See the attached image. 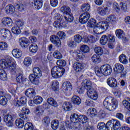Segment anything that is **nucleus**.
Segmentation results:
<instances>
[{"instance_id":"obj_28","label":"nucleus","mask_w":130,"mask_h":130,"mask_svg":"<svg viewBox=\"0 0 130 130\" xmlns=\"http://www.w3.org/2000/svg\"><path fill=\"white\" fill-rule=\"evenodd\" d=\"M16 80L17 83H22L25 84V82H28V79L26 78L24 79L23 77V75L21 74H17Z\"/></svg>"},{"instance_id":"obj_20","label":"nucleus","mask_w":130,"mask_h":130,"mask_svg":"<svg viewBox=\"0 0 130 130\" xmlns=\"http://www.w3.org/2000/svg\"><path fill=\"white\" fill-rule=\"evenodd\" d=\"M107 82L108 85L111 88H116V87H117V82L116 81V79L114 78H109L107 80Z\"/></svg>"},{"instance_id":"obj_12","label":"nucleus","mask_w":130,"mask_h":130,"mask_svg":"<svg viewBox=\"0 0 130 130\" xmlns=\"http://www.w3.org/2000/svg\"><path fill=\"white\" fill-rule=\"evenodd\" d=\"M4 120L6 122L7 126L10 127L13 126L14 124L13 122H14V117L11 114H7L4 116Z\"/></svg>"},{"instance_id":"obj_21","label":"nucleus","mask_w":130,"mask_h":130,"mask_svg":"<svg viewBox=\"0 0 130 130\" xmlns=\"http://www.w3.org/2000/svg\"><path fill=\"white\" fill-rule=\"evenodd\" d=\"M2 24L3 26L10 27L13 24V20L10 17H4L2 19Z\"/></svg>"},{"instance_id":"obj_9","label":"nucleus","mask_w":130,"mask_h":130,"mask_svg":"<svg viewBox=\"0 0 130 130\" xmlns=\"http://www.w3.org/2000/svg\"><path fill=\"white\" fill-rule=\"evenodd\" d=\"M124 67L123 65L120 63H116L114 66V72L115 74H121L122 76H125L126 75V71H124Z\"/></svg>"},{"instance_id":"obj_36","label":"nucleus","mask_w":130,"mask_h":130,"mask_svg":"<svg viewBox=\"0 0 130 130\" xmlns=\"http://www.w3.org/2000/svg\"><path fill=\"white\" fill-rule=\"evenodd\" d=\"M59 122L58 120H53L51 122V127L53 129L56 130L58 128Z\"/></svg>"},{"instance_id":"obj_15","label":"nucleus","mask_w":130,"mask_h":130,"mask_svg":"<svg viewBox=\"0 0 130 130\" xmlns=\"http://www.w3.org/2000/svg\"><path fill=\"white\" fill-rule=\"evenodd\" d=\"M117 108H118V101L115 98H113L112 99V102L111 103V105L109 108V111H114Z\"/></svg>"},{"instance_id":"obj_13","label":"nucleus","mask_w":130,"mask_h":130,"mask_svg":"<svg viewBox=\"0 0 130 130\" xmlns=\"http://www.w3.org/2000/svg\"><path fill=\"white\" fill-rule=\"evenodd\" d=\"M90 19V13L89 12H84L82 13L79 17V22L82 24H86Z\"/></svg>"},{"instance_id":"obj_25","label":"nucleus","mask_w":130,"mask_h":130,"mask_svg":"<svg viewBox=\"0 0 130 130\" xmlns=\"http://www.w3.org/2000/svg\"><path fill=\"white\" fill-rule=\"evenodd\" d=\"M25 95L28 98H33L36 95L35 89L33 88H28L25 91Z\"/></svg>"},{"instance_id":"obj_26","label":"nucleus","mask_w":130,"mask_h":130,"mask_svg":"<svg viewBox=\"0 0 130 130\" xmlns=\"http://www.w3.org/2000/svg\"><path fill=\"white\" fill-rule=\"evenodd\" d=\"M12 54L16 58H20V57H22V55H23V53L21 50L14 49L12 51Z\"/></svg>"},{"instance_id":"obj_47","label":"nucleus","mask_w":130,"mask_h":130,"mask_svg":"<svg viewBox=\"0 0 130 130\" xmlns=\"http://www.w3.org/2000/svg\"><path fill=\"white\" fill-rule=\"evenodd\" d=\"M107 123L106 124H105L103 122H101L98 123L97 127L98 129L100 130H105L107 129Z\"/></svg>"},{"instance_id":"obj_55","label":"nucleus","mask_w":130,"mask_h":130,"mask_svg":"<svg viewBox=\"0 0 130 130\" xmlns=\"http://www.w3.org/2000/svg\"><path fill=\"white\" fill-rule=\"evenodd\" d=\"M7 103H8V100H7V98H5L4 95H1L0 96V104L1 105H6Z\"/></svg>"},{"instance_id":"obj_23","label":"nucleus","mask_w":130,"mask_h":130,"mask_svg":"<svg viewBox=\"0 0 130 130\" xmlns=\"http://www.w3.org/2000/svg\"><path fill=\"white\" fill-rule=\"evenodd\" d=\"M0 35L4 37V38H8L11 36L12 34L9 29L6 28H2L0 30Z\"/></svg>"},{"instance_id":"obj_5","label":"nucleus","mask_w":130,"mask_h":130,"mask_svg":"<svg viewBox=\"0 0 130 130\" xmlns=\"http://www.w3.org/2000/svg\"><path fill=\"white\" fill-rule=\"evenodd\" d=\"M33 72L34 74H30L29 76V80L34 85H38L39 84V79L42 76V72L39 68L35 67L33 69Z\"/></svg>"},{"instance_id":"obj_7","label":"nucleus","mask_w":130,"mask_h":130,"mask_svg":"<svg viewBox=\"0 0 130 130\" xmlns=\"http://www.w3.org/2000/svg\"><path fill=\"white\" fill-rule=\"evenodd\" d=\"M120 122L118 120L112 119L107 122V130H118L121 126Z\"/></svg>"},{"instance_id":"obj_46","label":"nucleus","mask_w":130,"mask_h":130,"mask_svg":"<svg viewBox=\"0 0 130 130\" xmlns=\"http://www.w3.org/2000/svg\"><path fill=\"white\" fill-rule=\"evenodd\" d=\"M59 88V83L57 81H54L52 84V89L53 91H57Z\"/></svg>"},{"instance_id":"obj_18","label":"nucleus","mask_w":130,"mask_h":130,"mask_svg":"<svg viewBox=\"0 0 130 130\" xmlns=\"http://www.w3.org/2000/svg\"><path fill=\"white\" fill-rule=\"evenodd\" d=\"M62 88L65 89L66 93L67 95L71 94V91L73 87H72V84L68 81L65 82L62 84Z\"/></svg>"},{"instance_id":"obj_34","label":"nucleus","mask_w":130,"mask_h":130,"mask_svg":"<svg viewBox=\"0 0 130 130\" xmlns=\"http://www.w3.org/2000/svg\"><path fill=\"white\" fill-rule=\"evenodd\" d=\"M106 20L108 21L109 23L113 25L116 23V17H115V15H111L107 18Z\"/></svg>"},{"instance_id":"obj_24","label":"nucleus","mask_w":130,"mask_h":130,"mask_svg":"<svg viewBox=\"0 0 130 130\" xmlns=\"http://www.w3.org/2000/svg\"><path fill=\"white\" fill-rule=\"evenodd\" d=\"M113 98L111 96H108L107 98H106V99L104 101V102H103L104 106L105 108L107 109V110L109 109V107L111 105V102L112 101Z\"/></svg>"},{"instance_id":"obj_50","label":"nucleus","mask_w":130,"mask_h":130,"mask_svg":"<svg viewBox=\"0 0 130 130\" xmlns=\"http://www.w3.org/2000/svg\"><path fill=\"white\" fill-rule=\"evenodd\" d=\"M47 102L48 104H50V105H51L52 106H54L55 107L57 106V103H56V101H55L52 98H48L47 99Z\"/></svg>"},{"instance_id":"obj_49","label":"nucleus","mask_w":130,"mask_h":130,"mask_svg":"<svg viewBox=\"0 0 130 130\" xmlns=\"http://www.w3.org/2000/svg\"><path fill=\"white\" fill-rule=\"evenodd\" d=\"M91 60L93 63H99L100 62V57L99 55L94 54L91 57Z\"/></svg>"},{"instance_id":"obj_11","label":"nucleus","mask_w":130,"mask_h":130,"mask_svg":"<svg viewBox=\"0 0 130 130\" xmlns=\"http://www.w3.org/2000/svg\"><path fill=\"white\" fill-rule=\"evenodd\" d=\"M87 95L89 98L92 100H97L98 99V93L94 88L88 89L87 91Z\"/></svg>"},{"instance_id":"obj_31","label":"nucleus","mask_w":130,"mask_h":130,"mask_svg":"<svg viewBox=\"0 0 130 130\" xmlns=\"http://www.w3.org/2000/svg\"><path fill=\"white\" fill-rule=\"evenodd\" d=\"M60 11L62 13H63V15H69V14H71V9L69 6H63L60 8Z\"/></svg>"},{"instance_id":"obj_8","label":"nucleus","mask_w":130,"mask_h":130,"mask_svg":"<svg viewBox=\"0 0 130 130\" xmlns=\"http://www.w3.org/2000/svg\"><path fill=\"white\" fill-rule=\"evenodd\" d=\"M86 64L85 63H81L76 62L73 64V68L74 71L76 73H82L86 69Z\"/></svg>"},{"instance_id":"obj_35","label":"nucleus","mask_w":130,"mask_h":130,"mask_svg":"<svg viewBox=\"0 0 130 130\" xmlns=\"http://www.w3.org/2000/svg\"><path fill=\"white\" fill-rule=\"evenodd\" d=\"M5 10L7 14H13V13L15 12V7L12 5H10L6 6Z\"/></svg>"},{"instance_id":"obj_17","label":"nucleus","mask_w":130,"mask_h":130,"mask_svg":"<svg viewBox=\"0 0 130 130\" xmlns=\"http://www.w3.org/2000/svg\"><path fill=\"white\" fill-rule=\"evenodd\" d=\"M109 8L108 7H100L97 9V13L99 14V15H100V16H105V15L108 14L109 13Z\"/></svg>"},{"instance_id":"obj_40","label":"nucleus","mask_w":130,"mask_h":130,"mask_svg":"<svg viewBox=\"0 0 130 130\" xmlns=\"http://www.w3.org/2000/svg\"><path fill=\"white\" fill-rule=\"evenodd\" d=\"M34 6L37 10H40L42 8V0H34Z\"/></svg>"},{"instance_id":"obj_60","label":"nucleus","mask_w":130,"mask_h":130,"mask_svg":"<svg viewBox=\"0 0 130 130\" xmlns=\"http://www.w3.org/2000/svg\"><path fill=\"white\" fill-rule=\"evenodd\" d=\"M74 40L75 43H80L81 41H82V36L80 35H76L74 36Z\"/></svg>"},{"instance_id":"obj_44","label":"nucleus","mask_w":130,"mask_h":130,"mask_svg":"<svg viewBox=\"0 0 130 130\" xmlns=\"http://www.w3.org/2000/svg\"><path fill=\"white\" fill-rule=\"evenodd\" d=\"M63 18L66 21L69 22V23H72L74 21V16L71 13L64 16Z\"/></svg>"},{"instance_id":"obj_2","label":"nucleus","mask_w":130,"mask_h":130,"mask_svg":"<svg viewBox=\"0 0 130 130\" xmlns=\"http://www.w3.org/2000/svg\"><path fill=\"white\" fill-rule=\"evenodd\" d=\"M79 115L74 113L70 116L71 122L67 121L66 126L68 130H79L82 129V125L79 122Z\"/></svg>"},{"instance_id":"obj_27","label":"nucleus","mask_w":130,"mask_h":130,"mask_svg":"<svg viewBox=\"0 0 130 130\" xmlns=\"http://www.w3.org/2000/svg\"><path fill=\"white\" fill-rule=\"evenodd\" d=\"M115 34L116 36L119 39H124V38H125V34H124V31L122 29H116L115 31Z\"/></svg>"},{"instance_id":"obj_63","label":"nucleus","mask_w":130,"mask_h":130,"mask_svg":"<svg viewBox=\"0 0 130 130\" xmlns=\"http://www.w3.org/2000/svg\"><path fill=\"white\" fill-rule=\"evenodd\" d=\"M50 4L53 8H56L58 6V0H50Z\"/></svg>"},{"instance_id":"obj_64","label":"nucleus","mask_w":130,"mask_h":130,"mask_svg":"<svg viewBox=\"0 0 130 130\" xmlns=\"http://www.w3.org/2000/svg\"><path fill=\"white\" fill-rule=\"evenodd\" d=\"M57 65L59 66L60 67H65L66 63L64 60H58L56 62Z\"/></svg>"},{"instance_id":"obj_48","label":"nucleus","mask_w":130,"mask_h":130,"mask_svg":"<svg viewBox=\"0 0 130 130\" xmlns=\"http://www.w3.org/2000/svg\"><path fill=\"white\" fill-rule=\"evenodd\" d=\"M80 50L83 53H88L90 51V48L86 45H83L80 47Z\"/></svg>"},{"instance_id":"obj_22","label":"nucleus","mask_w":130,"mask_h":130,"mask_svg":"<svg viewBox=\"0 0 130 130\" xmlns=\"http://www.w3.org/2000/svg\"><path fill=\"white\" fill-rule=\"evenodd\" d=\"M89 120V119L86 116H85L84 115H80L78 117V121L79 122H82L83 124V126H85V125H88L89 124V122H88Z\"/></svg>"},{"instance_id":"obj_30","label":"nucleus","mask_w":130,"mask_h":130,"mask_svg":"<svg viewBox=\"0 0 130 130\" xmlns=\"http://www.w3.org/2000/svg\"><path fill=\"white\" fill-rule=\"evenodd\" d=\"M24 119H17L15 121L16 125L17 126L18 128H23L24 127Z\"/></svg>"},{"instance_id":"obj_54","label":"nucleus","mask_w":130,"mask_h":130,"mask_svg":"<svg viewBox=\"0 0 130 130\" xmlns=\"http://www.w3.org/2000/svg\"><path fill=\"white\" fill-rule=\"evenodd\" d=\"M94 52L99 55H102L104 53L103 49L101 47H95L94 48Z\"/></svg>"},{"instance_id":"obj_62","label":"nucleus","mask_w":130,"mask_h":130,"mask_svg":"<svg viewBox=\"0 0 130 130\" xmlns=\"http://www.w3.org/2000/svg\"><path fill=\"white\" fill-rule=\"evenodd\" d=\"M122 104L123 106L127 109V110L130 111V103L127 101V100L123 101Z\"/></svg>"},{"instance_id":"obj_6","label":"nucleus","mask_w":130,"mask_h":130,"mask_svg":"<svg viewBox=\"0 0 130 130\" xmlns=\"http://www.w3.org/2000/svg\"><path fill=\"white\" fill-rule=\"evenodd\" d=\"M66 72V70L62 67L55 66L51 70V75L53 78L57 79L62 77Z\"/></svg>"},{"instance_id":"obj_39","label":"nucleus","mask_w":130,"mask_h":130,"mask_svg":"<svg viewBox=\"0 0 130 130\" xmlns=\"http://www.w3.org/2000/svg\"><path fill=\"white\" fill-rule=\"evenodd\" d=\"M87 114L91 117H94V116L97 115V111L94 108H90L87 111Z\"/></svg>"},{"instance_id":"obj_38","label":"nucleus","mask_w":130,"mask_h":130,"mask_svg":"<svg viewBox=\"0 0 130 130\" xmlns=\"http://www.w3.org/2000/svg\"><path fill=\"white\" fill-rule=\"evenodd\" d=\"M32 63V58L30 57H26L23 60V64L25 67H30Z\"/></svg>"},{"instance_id":"obj_58","label":"nucleus","mask_w":130,"mask_h":130,"mask_svg":"<svg viewBox=\"0 0 130 130\" xmlns=\"http://www.w3.org/2000/svg\"><path fill=\"white\" fill-rule=\"evenodd\" d=\"M12 31L14 34L19 35L21 34V29L18 26L13 27L12 28Z\"/></svg>"},{"instance_id":"obj_29","label":"nucleus","mask_w":130,"mask_h":130,"mask_svg":"<svg viewBox=\"0 0 130 130\" xmlns=\"http://www.w3.org/2000/svg\"><path fill=\"white\" fill-rule=\"evenodd\" d=\"M62 109L66 111H71L73 109V105L70 102L64 103L62 105Z\"/></svg>"},{"instance_id":"obj_56","label":"nucleus","mask_w":130,"mask_h":130,"mask_svg":"<svg viewBox=\"0 0 130 130\" xmlns=\"http://www.w3.org/2000/svg\"><path fill=\"white\" fill-rule=\"evenodd\" d=\"M8 47V44L6 42H0V50H7Z\"/></svg>"},{"instance_id":"obj_61","label":"nucleus","mask_w":130,"mask_h":130,"mask_svg":"<svg viewBox=\"0 0 130 130\" xmlns=\"http://www.w3.org/2000/svg\"><path fill=\"white\" fill-rule=\"evenodd\" d=\"M108 41L110 43H113L115 41V37L112 35H108L107 36Z\"/></svg>"},{"instance_id":"obj_1","label":"nucleus","mask_w":130,"mask_h":130,"mask_svg":"<svg viewBox=\"0 0 130 130\" xmlns=\"http://www.w3.org/2000/svg\"><path fill=\"white\" fill-rule=\"evenodd\" d=\"M96 24V20L93 18H91L87 23L88 27L89 28H93V32L95 34H98L100 32L102 33L104 32V31H106L107 29H108V27L109 25L108 24V22L107 21H101Z\"/></svg>"},{"instance_id":"obj_10","label":"nucleus","mask_w":130,"mask_h":130,"mask_svg":"<svg viewBox=\"0 0 130 130\" xmlns=\"http://www.w3.org/2000/svg\"><path fill=\"white\" fill-rule=\"evenodd\" d=\"M20 111L22 112V113L19 114V115L20 118H22V119H23V120L25 122L29 121V118L26 115H28L29 113H30V110L28 108L26 107H23L21 108Z\"/></svg>"},{"instance_id":"obj_53","label":"nucleus","mask_w":130,"mask_h":130,"mask_svg":"<svg viewBox=\"0 0 130 130\" xmlns=\"http://www.w3.org/2000/svg\"><path fill=\"white\" fill-rule=\"evenodd\" d=\"M34 100H35V104H41V103H42V101H43V99L42 97L37 95L34 97Z\"/></svg>"},{"instance_id":"obj_37","label":"nucleus","mask_w":130,"mask_h":130,"mask_svg":"<svg viewBox=\"0 0 130 130\" xmlns=\"http://www.w3.org/2000/svg\"><path fill=\"white\" fill-rule=\"evenodd\" d=\"M90 9H91V6L88 3L84 4L81 6V10L84 13H88Z\"/></svg>"},{"instance_id":"obj_57","label":"nucleus","mask_w":130,"mask_h":130,"mask_svg":"<svg viewBox=\"0 0 130 130\" xmlns=\"http://www.w3.org/2000/svg\"><path fill=\"white\" fill-rule=\"evenodd\" d=\"M42 122L45 126H48L49 123H50V118H49V117H45L42 120Z\"/></svg>"},{"instance_id":"obj_4","label":"nucleus","mask_w":130,"mask_h":130,"mask_svg":"<svg viewBox=\"0 0 130 130\" xmlns=\"http://www.w3.org/2000/svg\"><path fill=\"white\" fill-rule=\"evenodd\" d=\"M14 59L10 56H7L6 59L0 61V66L2 69H7L11 72L16 70V64L13 62Z\"/></svg>"},{"instance_id":"obj_3","label":"nucleus","mask_w":130,"mask_h":130,"mask_svg":"<svg viewBox=\"0 0 130 130\" xmlns=\"http://www.w3.org/2000/svg\"><path fill=\"white\" fill-rule=\"evenodd\" d=\"M112 72V69L111 66L109 64H105L101 66L100 70H98L95 71V74L100 79L101 82H103L104 80V75L105 76H109L111 75Z\"/></svg>"},{"instance_id":"obj_41","label":"nucleus","mask_w":130,"mask_h":130,"mask_svg":"<svg viewBox=\"0 0 130 130\" xmlns=\"http://www.w3.org/2000/svg\"><path fill=\"white\" fill-rule=\"evenodd\" d=\"M38 50V46L36 44H32L29 46V51L32 53H35L37 52Z\"/></svg>"},{"instance_id":"obj_52","label":"nucleus","mask_w":130,"mask_h":130,"mask_svg":"<svg viewBox=\"0 0 130 130\" xmlns=\"http://www.w3.org/2000/svg\"><path fill=\"white\" fill-rule=\"evenodd\" d=\"M100 43L102 44V45H105L106 43H107V41H108V39H107V36L104 35L102 36L100 40Z\"/></svg>"},{"instance_id":"obj_59","label":"nucleus","mask_w":130,"mask_h":130,"mask_svg":"<svg viewBox=\"0 0 130 130\" xmlns=\"http://www.w3.org/2000/svg\"><path fill=\"white\" fill-rule=\"evenodd\" d=\"M54 19L56 20V21H58L59 22H60V23H62L64 20L63 17L60 16V15L58 13H56L55 14Z\"/></svg>"},{"instance_id":"obj_42","label":"nucleus","mask_w":130,"mask_h":130,"mask_svg":"<svg viewBox=\"0 0 130 130\" xmlns=\"http://www.w3.org/2000/svg\"><path fill=\"white\" fill-rule=\"evenodd\" d=\"M53 56L54 58H55L56 59H61V58H62V55L57 50H56L53 52Z\"/></svg>"},{"instance_id":"obj_16","label":"nucleus","mask_w":130,"mask_h":130,"mask_svg":"<svg viewBox=\"0 0 130 130\" xmlns=\"http://www.w3.org/2000/svg\"><path fill=\"white\" fill-rule=\"evenodd\" d=\"M27 103V98L22 96L20 98L19 100H15L14 101V105L16 107H20L22 105H25Z\"/></svg>"},{"instance_id":"obj_32","label":"nucleus","mask_w":130,"mask_h":130,"mask_svg":"<svg viewBox=\"0 0 130 130\" xmlns=\"http://www.w3.org/2000/svg\"><path fill=\"white\" fill-rule=\"evenodd\" d=\"M119 60L120 62L123 64H127V63L128 62L127 59H126V56L124 54H121L119 56Z\"/></svg>"},{"instance_id":"obj_43","label":"nucleus","mask_w":130,"mask_h":130,"mask_svg":"<svg viewBox=\"0 0 130 130\" xmlns=\"http://www.w3.org/2000/svg\"><path fill=\"white\" fill-rule=\"evenodd\" d=\"M7 79V73L5 70L0 69V80L6 81Z\"/></svg>"},{"instance_id":"obj_45","label":"nucleus","mask_w":130,"mask_h":130,"mask_svg":"<svg viewBox=\"0 0 130 130\" xmlns=\"http://www.w3.org/2000/svg\"><path fill=\"white\" fill-rule=\"evenodd\" d=\"M92 82L90 80H86L85 83H84L83 87H84L85 88L87 89V91H88V89H93V87H92Z\"/></svg>"},{"instance_id":"obj_33","label":"nucleus","mask_w":130,"mask_h":130,"mask_svg":"<svg viewBox=\"0 0 130 130\" xmlns=\"http://www.w3.org/2000/svg\"><path fill=\"white\" fill-rule=\"evenodd\" d=\"M72 101L74 104H76V105H80L81 102H82L81 98L77 95H74L72 97Z\"/></svg>"},{"instance_id":"obj_14","label":"nucleus","mask_w":130,"mask_h":130,"mask_svg":"<svg viewBox=\"0 0 130 130\" xmlns=\"http://www.w3.org/2000/svg\"><path fill=\"white\" fill-rule=\"evenodd\" d=\"M50 39L52 43L54 44L55 46H57V47H60L61 45V42L57 36H55L54 35H52L50 36Z\"/></svg>"},{"instance_id":"obj_19","label":"nucleus","mask_w":130,"mask_h":130,"mask_svg":"<svg viewBox=\"0 0 130 130\" xmlns=\"http://www.w3.org/2000/svg\"><path fill=\"white\" fill-rule=\"evenodd\" d=\"M19 43L22 48H26V47H28V44H29V41L26 38L22 37L19 39Z\"/></svg>"},{"instance_id":"obj_51","label":"nucleus","mask_w":130,"mask_h":130,"mask_svg":"<svg viewBox=\"0 0 130 130\" xmlns=\"http://www.w3.org/2000/svg\"><path fill=\"white\" fill-rule=\"evenodd\" d=\"M24 130H34V126L31 122H27L24 125Z\"/></svg>"}]
</instances>
